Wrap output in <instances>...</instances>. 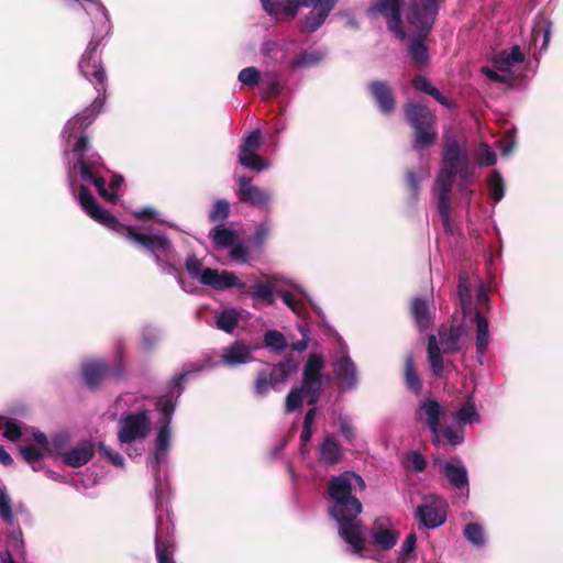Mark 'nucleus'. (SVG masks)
<instances>
[{
    "label": "nucleus",
    "instance_id": "4",
    "mask_svg": "<svg viewBox=\"0 0 563 563\" xmlns=\"http://www.w3.org/2000/svg\"><path fill=\"white\" fill-rule=\"evenodd\" d=\"M406 122L412 129L411 146L416 151L432 147L438 141L437 117L426 104L407 102L404 107Z\"/></svg>",
    "mask_w": 563,
    "mask_h": 563
},
{
    "label": "nucleus",
    "instance_id": "62",
    "mask_svg": "<svg viewBox=\"0 0 563 563\" xmlns=\"http://www.w3.org/2000/svg\"><path fill=\"white\" fill-rule=\"evenodd\" d=\"M320 59H321V56L319 54L305 52L294 60L292 66L294 67L311 66L313 64H317Z\"/></svg>",
    "mask_w": 563,
    "mask_h": 563
},
{
    "label": "nucleus",
    "instance_id": "58",
    "mask_svg": "<svg viewBox=\"0 0 563 563\" xmlns=\"http://www.w3.org/2000/svg\"><path fill=\"white\" fill-rule=\"evenodd\" d=\"M417 543V536L415 532L409 533L405 542L401 547L400 553H399V561L405 562L407 556L411 554V552L415 550Z\"/></svg>",
    "mask_w": 563,
    "mask_h": 563
},
{
    "label": "nucleus",
    "instance_id": "24",
    "mask_svg": "<svg viewBox=\"0 0 563 563\" xmlns=\"http://www.w3.org/2000/svg\"><path fill=\"white\" fill-rule=\"evenodd\" d=\"M79 166L80 177L82 180H87V177L99 174L100 168L104 167V163L99 153L92 152L86 155H80L77 159Z\"/></svg>",
    "mask_w": 563,
    "mask_h": 563
},
{
    "label": "nucleus",
    "instance_id": "38",
    "mask_svg": "<svg viewBox=\"0 0 563 563\" xmlns=\"http://www.w3.org/2000/svg\"><path fill=\"white\" fill-rule=\"evenodd\" d=\"M488 191L495 202H499L505 196V183L498 170H493L488 177Z\"/></svg>",
    "mask_w": 563,
    "mask_h": 563
},
{
    "label": "nucleus",
    "instance_id": "53",
    "mask_svg": "<svg viewBox=\"0 0 563 563\" xmlns=\"http://www.w3.org/2000/svg\"><path fill=\"white\" fill-rule=\"evenodd\" d=\"M238 78L243 85L253 87L261 81V73L255 67H246L239 73Z\"/></svg>",
    "mask_w": 563,
    "mask_h": 563
},
{
    "label": "nucleus",
    "instance_id": "10",
    "mask_svg": "<svg viewBox=\"0 0 563 563\" xmlns=\"http://www.w3.org/2000/svg\"><path fill=\"white\" fill-rule=\"evenodd\" d=\"M324 360L320 354H310L302 371V382L300 388L307 396V404L314 406L322 393L323 380L322 369Z\"/></svg>",
    "mask_w": 563,
    "mask_h": 563
},
{
    "label": "nucleus",
    "instance_id": "64",
    "mask_svg": "<svg viewBox=\"0 0 563 563\" xmlns=\"http://www.w3.org/2000/svg\"><path fill=\"white\" fill-rule=\"evenodd\" d=\"M340 432L345 438V440L352 443L355 439V429L352 423L346 418L339 419Z\"/></svg>",
    "mask_w": 563,
    "mask_h": 563
},
{
    "label": "nucleus",
    "instance_id": "9",
    "mask_svg": "<svg viewBox=\"0 0 563 563\" xmlns=\"http://www.w3.org/2000/svg\"><path fill=\"white\" fill-rule=\"evenodd\" d=\"M444 0H410L407 20L413 27V33L430 34L438 12L439 5Z\"/></svg>",
    "mask_w": 563,
    "mask_h": 563
},
{
    "label": "nucleus",
    "instance_id": "55",
    "mask_svg": "<svg viewBox=\"0 0 563 563\" xmlns=\"http://www.w3.org/2000/svg\"><path fill=\"white\" fill-rule=\"evenodd\" d=\"M405 180L410 194V198L412 200H417L420 192V177L413 170H407Z\"/></svg>",
    "mask_w": 563,
    "mask_h": 563
},
{
    "label": "nucleus",
    "instance_id": "51",
    "mask_svg": "<svg viewBox=\"0 0 563 563\" xmlns=\"http://www.w3.org/2000/svg\"><path fill=\"white\" fill-rule=\"evenodd\" d=\"M262 141V133L260 130L252 131L243 141V143L240 146L239 153H247V152H255Z\"/></svg>",
    "mask_w": 563,
    "mask_h": 563
},
{
    "label": "nucleus",
    "instance_id": "39",
    "mask_svg": "<svg viewBox=\"0 0 563 563\" xmlns=\"http://www.w3.org/2000/svg\"><path fill=\"white\" fill-rule=\"evenodd\" d=\"M239 323V313L234 309L223 310L217 319V327L232 333Z\"/></svg>",
    "mask_w": 563,
    "mask_h": 563
},
{
    "label": "nucleus",
    "instance_id": "37",
    "mask_svg": "<svg viewBox=\"0 0 563 563\" xmlns=\"http://www.w3.org/2000/svg\"><path fill=\"white\" fill-rule=\"evenodd\" d=\"M239 163L255 172H262L268 167V163L255 152L239 153Z\"/></svg>",
    "mask_w": 563,
    "mask_h": 563
},
{
    "label": "nucleus",
    "instance_id": "61",
    "mask_svg": "<svg viewBox=\"0 0 563 563\" xmlns=\"http://www.w3.org/2000/svg\"><path fill=\"white\" fill-rule=\"evenodd\" d=\"M474 174V168L471 165V162L466 163L463 167L457 169L456 176L461 180V190L464 191L467 187V184L471 181Z\"/></svg>",
    "mask_w": 563,
    "mask_h": 563
},
{
    "label": "nucleus",
    "instance_id": "46",
    "mask_svg": "<svg viewBox=\"0 0 563 563\" xmlns=\"http://www.w3.org/2000/svg\"><path fill=\"white\" fill-rule=\"evenodd\" d=\"M86 181H91L95 185L98 194L109 202L115 203L119 200V196L115 192H110L107 189L106 179L100 174L87 177Z\"/></svg>",
    "mask_w": 563,
    "mask_h": 563
},
{
    "label": "nucleus",
    "instance_id": "34",
    "mask_svg": "<svg viewBox=\"0 0 563 563\" xmlns=\"http://www.w3.org/2000/svg\"><path fill=\"white\" fill-rule=\"evenodd\" d=\"M211 236L214 245L220 249L231 247L238 241V235L233 230L221 225L212 229Z\"/></svg>",
    "mask_w": 563,
    "mask_h": 563
},
{
    "label": "nucleus",
    "instance_id": "11",
    "mask_svg": "<svg viewBox=\"0 0 563 563\" xmlns=\"http://www.w3.org/2000/svg\"><path fill=\"white\" fill-rule=\"evenodd\" d=\"M118 440L129 444L137 439H145L151 430L147 410L122 413L119 420Z\"/></svg>",
    "mask_w": 563,
    "mask_h": 563
},
{
    "label": "nucleus",
    "instance_id": "7",
    "mask_svg": "<svg viewBox=\"0 0 563 563\" xmlns=\"http://www.w3.org/2000/svg\"><path fill=\"white\" fill-rule=\"evenodd\" d=\"M185 266L191 277L199 279L202 285L209 286L216 290H223L232 287H238L239 289L245 288V284L239 282L233 273L228 271L219 272L216 268L209 267L203 268L201 261L195 255H191L186 260Z\"/></svg>",
    "mask_w": 563,
    "mask_h": 563
},
{
    "label": "nucleus",
    "instance_id": "22",
    "mask_svg": "<svg viewBox=\"0 0 563 563\" xmlns=\"http://www.w3.org/2000/svg\"><path fill=\"white\" fill-rule=\"evenodd\" d=\"M420 410H422L427 417V423L433 435V442L438 443L440 418L442 416V410L439 401L434 399H427L421 404Z\"/></svg>",
    "mask_w": 563,
    "mask_h": 563
},
{
    "label": "nucleus",
    "instance_id": "1",
    "mask_svg": "<svg viewBox=\"0 0 563 563\" xmlns=\"http://www.w3.org/2000/svg\"><path fill=\"white\" fill-rule=\"evenodd\" d=\"M356 487L364 490L366 484L353 471H344L331 476L328 482V495L331 500L328 512L335 520L340 537L352 547L354 553L361 554L365 547L363 522L358 519L363 506L353 495V489Z\"/></svg>",
    "mask_w": 563,
    "mask_h": 563
},
{
    "label": "nucleus",
    "instance_id": "40",
    "mask_svg": "<svg viewBox=\"0 0 563 563\" xmlns=\"http://www.w3.org/2000/svg\"><path fill=\"white\" fill-rule=\"evenodd\" d=\"M264 343L275 352H282L288 346L285 335L278 330H267L264 334Z\"/></svg>",
    "mask_w": 563,
    "mask_h": 563
},
{
    "label": "nucleus",
    "instance_id": "20",
    "mask_svg": "<svg viewBox=\"0 0 563 563\" xmlns=\"http://www.w3.org/2000/svg\"><path fill=\"white\" fill-rule=\"evenodd\" d=\"M335 374L342 389H352L356 385V366L350 356H342L335 364Z\"/></svg>",
    "mask_w": 563,
    "mask_h": 563
},
{
    "label": "nucleus",
    "instance_id": "42",
    "mask_svg": "<svg viewBox=\"0 0 563 563\" xmlns=\"http://www.w3.org/2000/svg\"><path fill=\"white\" fill-rule=\"evenodd\" d=\"M22 457L27 462L34 471L42 468L41 461L43 459L42 451L34 444L21 448L20 450Z\"/></svg>",
    "mask_w": 563,
    "mask_h": 563
},
{
    "label": "nucleus",
    "instance_id": "27",
    "mask_svg": "<svg viewBox=\"0 0 563 563\" xmlns=\"http://www.w3.org/2000/svg\"><path fill=\"white\" fill-rule=\"evenodd\" d=\"M404 380L408 390L416 395H420L422 391V380L416 369L413 356L408 354L405 357L404 363Z\"/></svg>",
    "mask_w": 563,
    "mask_h": 563
},
{
    "label": "nucleus",
    "instance_id": "44",
    "mask_svg": "<svg viewBox=\"0 0 563 563\" xmlns=\"http://www.w3.org/2000/svg\"><path fill=\"white\" fill-rule=\"evenodd\" d=\"M230 216V203L225 199H217L209 213L211 222H223Z\"/></svg>",
    "mask_w": 563,
    "mask_h": 563
},
{
    "label": "nucleus",
    "instance_id": "16",
    "mask_svg": "<svg viewBox=\"0 0 563 563\" xmlns=\"http://www.w3.org/2000/svg\"><path fill=\"white\" fill-rule=\"evenodd\" d=\"M367 90L380 113L389 115L396 110L395 91L387 81L373 80L367 85Z\"/></svg>",
    "mask_w": 563,
    "mask_h": 563
},
{
    "label": "nucleus",
    "instance_id": "6",
    "mask_svg": "<svg viewBox=\"0 0 563 563\" xmlns=\"http://www.w3.org/2000/svg\"><path fill=\"white\" fill-rule=\"evenodd\" d=\"M296 368L297 364L291 356H287L276 364L266 363L256 372L254 380L255 395L265 397L271 390H276Z\"/></svg>",
    "mask_w": 563,
    "mask_h": 563
},
{
    "label": "nucleus",
    "instance_id": "52",
    "mask_svg": "<svg viewBox=\"0 0 563 563\" xmlns=\"http://www.w3.org/2000/svg\"><path fill=\"white\" fill-rule=\"evenodd\" d=\"M190 372L185 371L173 378V385L169 388L168 393L165 396L172 395V400L177 402V399L180 397L184 391V382L189 376Z\"/></svg>",
    "mask_w": 563,
    "mask_h": 563
},
{
    "label": "nucleus",
    "instance_id": "30",
    "mask_svg": "<svg viewBox=\"0 0 563 563\" xmlns=\"http://www.w3.org/2000/svg\"><path fill=\"white\" fill-rule=\"evenodd\" d=\"M428 358L430 362L431 372L435 377H442L444 365L441 350L435 335L428 336Z\"/></svg>",
    "mask_w": 563,
    "mask_h": 563
},
{
    "label": "nucleus",
    "instance_id": "63",
    "mask_svg": "<svg viewBox=\"0 0 563 563\" xmlns=\"http://www.w3.org/2000/svg\"><path fill=\"white\" fill-rule=\"evenodd\" d=\"M230 256L239 262H247L249 249L242 243H234L230 250Z\"/></svg>",
    "mask_w": 563,
    "mask_h": 563
},
{
    "label": "nucleus",
    "instance_id": "18",
    "mask_svg": "<svg viewBox=\"0 0 563 563\" xmlns=\"http://www.w3.org/2000/svg\"><path fill=\"white\" fill-rule=\"evenodd\" d=\"M95 454V444L90 441H81L75 448L63 455V462L74 468L87 464Z\"/></svg>",
    "mask_w": 563,
    "mask_h": 563
},
{
    "label": "nucleus",
    "instance_id": "49",
    "mask_svg": "<svg viewBox=\"0 0 563 563\" xmlns=\"http://www.w3.org/2000/svg\"><path fill=\"white\" fill-rule=\"evenodd\" d=\"M455 417L459 420V422L467 424L472 423L478 417V412L476 410L475 405L472 401H466L456 411Z\"/></svg>",
    "mask_w": 563,
    "mask_h": 563
},
{
    "label": "nucleus",
    "instance_id": "45",
    "mask_svg": "<svg viewBox=\"0 0 563 563\" xmlns=\"http://www.w3.org/2000/svg\"><path fill=\"white\" fill-rule=\"evenodd\" d=\"M463 534L468 542L476 547H482L485 543L483 528L476 522L467 523L464 527Z\"/></svg>",
    "mask_w": 563,
    "mask_h": 563
},
{
    "label": "nucleus",
    "instance_id": "25",
    "mask_svg": "<svg viewBox=\"0 0 563 563\" xmlns=\"http://www.w3.org/2000/svg\"><path fill=\"white\" fill-rule=\"evenodd\" d=\"M474 320L476 323V353L482 362L489 344L488 320L481 311H476Z\"/></svg>",
    "mask_w": 563,
    "mask_h": 563
},
{
    "label": "nucleus",
    "instance_id": "3",
    "mask_svg": "<svg viewBox=\"0 0 563 563\" xmlns=\"http://www.w3.org/2000/svg\"><path fill=\"white\" fill-rule=\"evenodd\" d=\"M441 168L435 179L438 187V212L446 231H451L450 194L456 172L470 162L466 151L462 150L455 135L445 132L443 135Z\"/></svg>",
    "mask_w": 563,
    "mask_h": 563
},
{
    "label": "nucleus",
    "instance_id": "12",
    "mask_svg": "<svg viewBox=\"0 0 563 563\" xmlns=\"http://www.w3.org/2000/svg\"><path fill=\"white\" fill-rule=\"evenodd\" d=\"M156 409L159 411L161 417L158 420L159 430L155 439V456L158 461L159 455L165 453L170 444V423L175 412L176 404L172 400L170 396H159L155 404Z\"/></svg>",
    "mask_w": 563,
    "mask_h": 563
},
{
    "label": "nucleus",
    "instance_id": "50",
    "mask_svg": "<svg viewBox=\"0 0 563 563\" xmlns=\"http://www.w3.org/2000/svg\"><path fill=\"white\" fill-rule=\"evenodd\" d=\"M387 19L388 29L395 33L399 40H405L407 34L402 29L401 11L384 15Z\"/></svg>",
    "mask_w": 563,
    "mask_h": 563
},
{
    "label": "nucleus",
    "instance_id": "2",
    "mask_svg": "<svg viewBox=\"0 0 563 563\" xmlns=\"http://www.w3.org/2000/svg\"><path fill=\"white\" fill-rule=\"evenodd\" d=\"M78 199L85 212L96 222L121 234L135 246L148 252L157 263L162 258L159 254H167L172 249V242L164 233L140 232L136 227L121 223L112 213L101 208L86 185L78 188Z\"/></svg>",
    "mask_w": 563,
    "mask_h": 563
},
{
    "label": "nucleus",
    "instance_id": "43",
    "mask_svg": "<svg viewBox=\"0 0 563 563\" xmlns=\"http://www.w3.org/2000/svg\"><path fill=\"white\" fill-rule=\"evenodd\" d=\"M0 517L7 525H13L14 515L12 510L11 498L9 497L4 486H0Z\"/></svg>",
    "mask_w": 563,
    "mask_h": 563
},
{
    "label": "nucleus",
    "instance_id": "60",
    "mask_svg": "<svg viewBox=\"0 0 563 563\" xmlns=\"http://www.w3.org/2000/svg\"><path fill=\"white\" fill-rule=\"evenodd\" d=\"M269 234H271L269 224L267 222H263L260 225H257V228L252 236V241L256 245H262L267 240Z\"/></svg>",
    "mask_w": 563,
    "mask_h": 563
},
{
    "label": "nucleus",
    "instance_id": "59",
    "mask_svg": "<svg viewBox=\"0 0 563 563\" xmlns=\"http://www.w3.org/2000/svg\"><path fill=\"white\" fill-rule=\"evenodd\" d=\"M3 435L10 441H16L22 435L21 427L16 421L9 419L5 422Z\"/></svg>",
    "mask_w": 563,
    "mask_h": 563
},
{
    "label": "nucleus",
    "instance_id": "21",
    "mask_svg": "<svg viewBox=\"0 0 563 563\" xmlns=\"http://www.w3.org/2000/svg\"><path fill=\"white\" fill-rule=\"evenodd\" d=\"M428 36L429 34L426 33H413L408 46V53L417 67H423L429 62V51L426 45Z\"/></svg>",
    "mask_w": 563,
    "mask_h": 563
},
{
    "label": "nucleus",
    "instance_id": "57",
    "mask_svg": "<svg viewBox=\"0 0 563 563\" xmlns=\"http://www.w3.org/2000/svg\"><path fill=\"white\" fill-rule=\"evenodd\" d=\"M91 148V144L87 134L82 133L73 145V153L78 157L86 155Z\"/></svg>",
    "mask_w": 563,
    "mask_h": 563
},
{
    "label": "nucleus",
    "instance_id": "31",
    "mask_svg": "<svg viewBox=\"0 0 563 563\" xmlns=\"http://www.w3.org/2000/svg\"><path fill=\"white\" fill-rule=\"evenodd\" d=\"M523 60L525 55L521 52L520 46L515 45L511 47L510 52H500L495 58V64L498 70L507 71L512 65L522 63Z\"/></svg>",
    "mask_w": 563,
    "mask_h": 563
},
{
    "label": "nucleus",
    "instance_id": "32",
    "mask_svg": "<svg viewBox=\"0 0 563 563\" xmlns=\"http://www.w3.org/2000/svg\"><path fill=\"white\" fill-rule=\"evenodd\" d=\"M252 358L250 349L243 343H234L223 355L228 365H239Z\"/></svg>",
    "mask_w": 563,
    "mask_h": 563
},
{
    "label": "nucleus",
    "instance_id": "23",
    "mask_svg": "<svg viewBox=\"0 0 563 563\" xmlns=\"http://www.w3.org/2000/svg\"><path fill=\"white\" fill-rule=\"evenodd\" d=\"M463 332V328L460 325L441 327L439 329V338L444 353L450 354L460 351V341Z\"/></svg>",
    "mask_w": 563,
    "mask_h": 563
},
{
    "label": "nucleus",
    "instance_id": "48",
    "mask_svg": "<svg viewBox=\"0 0 563 563\" xmlns=\"http://www.w3.org/2000/svg\"><path fill=\"white\" fill-rule=\"evenodd\" d=\"M303 396L306 395L300 387L292 388L286 397V412L290 413L300 409L303 404Z\"/></svg>",
    "mask_w": 563,
    "mask_h": 563
},
{
    "label": "nucleus",
    "instance_id": "54",
    "mask_svg": "<svg viewBox=\"0 0 563 563\" xmlns=\"http://www.w3.org/2000/svg\"><path fill=\"white\" fill-rule=\"evenodd\" d=\"M252 295L257 299L264 300L267 305L274 303V295L272 288L262 283L252 286Z\"/></svg>",
    "mask_w": 563,
    "mask_h": 563
},
{
    "label": "nucleus",
    "instance_id": "13",
    "mask_svg": "<svg viewBox=\"0 0 563 563\" xmlns=\"http://www.w3.org/2000/svg\"><path fill=\"white\" fill-rule=\"evenodd\" d=\"M300 7L313 9L301 20L299 31L310 34L316 32L327 20L330 12L334 9L338 0H298Z\"/></svg>",
    "mask_w": 563,
    "mask_h": 563
},
{
    "label": "nucleus",
    "instance_id": "35",
    "mask_svg": "<svg viewBox=\"0 0 563 563\" xmlns=\"http://www.w3.org/2000/svg\"><path fill=\"white\" fill-rule=\"evenodd\" d=\"M457 296L460 306L465 311L472 302L471 280L466 271H461L459 274Z\"/></svg>",
    "mask_w": 563,
    "mask_h": 563
},
{
    "label": "nucleus",
    "instance_id": "5",
    "mask_svg": "<svg viewBox=\"0 0 563 563\" xmlns=\"http://www.w3.org/2000/svg\"><path fill=\"white\" fill-rule=\"evenodd\" d=\"M81 374L85 385L92 390L98 389L106 380L112 378L120 380L124 376V356L121 344L117 346V355L113 365L97 360L82 364Z\"/></svg>",
    "mask_w": 563,
    "mask_h": 563
},
{
    "label": "nucleus",
    "instance_id": "14",
    "mask_svg": "<svg viewBox=\"0 0 563 563\" xmlns=\"http://www.w3.org/2000/svg\"><path fill=\"white\" fill-rule=\"evenodd\" d=\"M434 466L438 467L439 473L443 475L455 489H464L468 492V473L465 465L457 457L451 461H443L440 459L434 460Z\"/></svg>",
    "mask_w": 563,
    "mask_h": 563
},
{
    "label": "nucleus",
    "instance_id": "26",
    "mask_svg": "<svg viewBox=\"0 0 563 563\" xmlns=\"http://www.w3.org/2000/svg\"><path fill=\"white\" fill-rule=\"evenodd\" d=\"M410 311L420 331H424L431 325L429 302L426 298H413L411 301Z\"/></svg>",
    "mask_w": 563,
    "mask_h": 563
},
{
    "label": "nucleus",
    "instance_id": "19",
    "mask_svg": "<svg viewBox=\"0 0 563 563\" xmlns=\"http://www.w3.org/2000/svg\"><path fill=\"white\" fill-rule=\"evenodd\" d=\"M416 517L428 529L442 526L446 520V512L443 507L433 504H422L416 510Z\"/></svg>",
    "mask_w": 563,
    "mask_h": 563
},
{
    "label": "nucleus",
    "instance_id": "33",
    "mask_svg": "<svg viewBox=\"0 0 563 563\" xmlns=\"http://www.w3.org/2000/svg\"><path fill=\"white\" fill-rule=\"evenodd\" d=\"M175 544L168 538H161L158 533L155 537V552L157 563H175L174 560Z\"/></svg>",
    "mask_w": 563,
    "mask_h": 563
},
{
    "label": "nucleus",
    "instance_id": "56",
    "mask_svg": "<svg viewBox=\"0 0 563 563\" xmlns=\"http://www.w3.org/2000/svg\"><path fill=\"white\" fill-rule=\"evenodd\" d=\"M99 453L109 460L114 466L123 467L124 457L119 452H115L106 445L103 442L99 443Z\"/></svg>",
    "mask_w": 563,
    "mask_h": 563
},
{
    "label": "nucleus",
    "instance_id": "28",
    "mask_svg": "<svg viewBox=\"0 0 563 563\" xmlns=\"http://www.w3.org/2000/svg\"><path fill=\"white\" fill-rule=\"evenodd\" d=\"M371 536L373 544L382 550H390L394 548L399 537L397 531L386 529L382 526L373 527Z\"/></svg>",
    "mask_w": 563,
    "mask_h": 563
},
{
    "label": "nucleus",
    "instance_id": "41",
    "mask_svg": "<svg viewBox=\"0 0 563 563\" xmlns=\"http://www.w3.org/2000/svg\"><path fill=\"white\" fill-rule=\"evenodd\" d=\"M261 90L264 98H275L280 93V82L276 75L266 74L261 80Z\"/></svg>",
    "mask_w": 563,
    "mask_h": 563
},
{
    "label": "nucleus",
    "instance_id": "47",
    "mask_svg": "<svg viewBox=\"0 0 563 563\" xmlns=\"http://www.w3.org/2000/svg\"><path fill=\"white\" fill-rule=\"evenodd\" d=\"M97 113L93 108L85 109L81 113L76 115L73 120L68 122V125L73 129L78 128L79 130L87 129L96 119Z\"/></svg>",
    "mask_w": 563,
    "mask_h": 563
},
{
    "label": "nucleus",
    "instance_id": "36",
    "mask_svg": "<svg viewBox=\"0 0 563 563\" xmlns=\"http://www.w3.org/2000/svg\"><path fill=\"white\" fill-rule=\"evenodd\" d=\"M404 0H379L372 5L368 7V14L379 13L382 15H387L391 13H396L401 11Z\"/></svg>",
    "mask_w": 563,
    "mask_h": 563
},
{
    "label": "nucleus",
    "instance_id": "29",
    "mask_svg": "<svg viewBox=\"0 0 563 563\" xmlns=\"http://www.w3.org/2000/svg\"><path fill=\"white\" fill-rule=\"evenodd\" d=\"M412 87L420 92L431 96L440 104L450 108V100L441 93V91L433 87L430 80L423 75H416L411 80Z\"/></svg>",
    "mask_w": 563,
    "mask_h": 563
},
{
    "label": "nucleus",
    "instance_id": "8",
    "mask_svg": "<svg viewBox=\"0 0 563 563\" xmlns=\"http://www.w3.org/2000/svg\"><path fill=\"white\" fill-rule=\"evenodd\" d=\"M99 40H91L80 57L78 69L82 77L88 79L99 93L107 92V74L103 67L101 55L98 51Z\"/></svg>",
    "mask_w": 563,
    "mask_h": 563
},
{
    "label": "nucleus",
    "instance_id": "15",
    "mask_svg": "<svg viewBox=\"0 0 563 563\" xmlns=\"http://www.w3.org/2000/svg\"><path fill=\"white\" fill-rule=\"evenodd\" d=\"M238 183V194L241 202L257 208L268 207L272 196L267 190L253 185L252 178L246 176H241Z\"/></svg>",
    "mask_w": 563,
    "mask_h": 563
},
{
    "label": "nucleus",
    "instance_id": "17",
    "mask_svg": "<svg viewBox=\"0 0 563 563\" xmlns=\"http://www.w3.org/2000/svg\"><path fill=\"white\" fill-rule=\"evenodd\" d=\"M318 460L325 466H334L342 462L344 450L333 434H327L318 448Z\"/></svg>",
    "mask_w": 563,
    "mask_h": 563
}]
</instances>
